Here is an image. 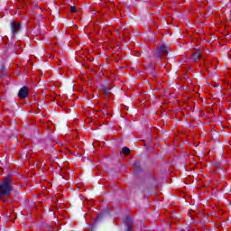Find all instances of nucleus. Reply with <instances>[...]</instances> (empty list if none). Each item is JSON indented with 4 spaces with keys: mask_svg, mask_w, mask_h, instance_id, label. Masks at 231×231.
<instances>
[{
    "mask_svg": "<svg viewBox=\"0 0 231 231\" xmlns=\"http://www.w3.org/2000/svg\"><path fill=\"white\" fill-rule=\"evenodd\" d=\"M14 189V183L12 182V176H7L0 182V199L6 203L10 196H12V190Z\"/></svg>",
    "mask_w": 231,
    "mask_h": 231,
    "instance_id": "f257e3e1",
    "label": "nucleus"
},
{
    "mask_svg": "<svg viewBox=\"0 0 231 231\" xmlns=\"http://www.w3.org/2000/svg\"><path fill=\"white\" fill-rule=\"evenodd\" d=\"M11 30L13 35H17L21 30V23L17 21H14L11 23Z\"/></svg>",
    "mask_w": 231,
    "mask_h": 231,
    "instance_id": "f03ea898",
    "label": "nucleus"
},
{
    "mask_svg": "<svg viewBox=\"0 0 231 231\" xmlns=\"http://www.w3.org/2000/svg\"><path fill=\"white\" fill-rule=\"evenodd\" d=\"M158 57H162V55H167L169 53V47L165 45H161L156 51Z\"/></svg>",
    "mask_w": 231,
    "mask_h": 231,
    "instance_id": "7ed1b4c3",
    "label": "nucleus"
},
{
    "mask_svg": "<svg viewBox=\"0 0 231 231\" xmlns=\"http://www.w3.org/2000/svg\"><path fill=\"white\" fill-rule=\"evenodd\" d=\"M19 98H26L28 97V87H23L18 92Z\"/></svg>",
    "mask_w": 231,
    "mask_h": 231,
    "instance_id": "20e7f679",
    "label": "nucleus"
},
{
    "mask_svg": "<svg viewBox=\"0 0 231 231\" xmlns=\"http://www.w3.org/2000/svg\"><path fill=\"white\" fill-rule=\"evenodd\" d=\"M125 225H126L127 231H133V226H134L133 222L129 220V218L126 219Z\"/></svg>",
    "mask_w": 231,
    "mask_h": 231,
    "instance_id": "39448f33",
    "label": "nucleus"
},
{
    "mask_svg": "<svg viewBox=\"0 0 231 231\" xmlns=\"http://www.w3.org/2000/svg\"><path fill=\"white\" fill-rule=\"evenodd\" d=\"M193 60H199L201 59V53L200 52H195L192 55Z\"/></svg>",
    "mask_w": 231,
    "mask_h": 231,
    "instance_id": "423d86ee",
    "label": "nucleus"
},
{
    "mask_svg": "<svg viewBox=\"0 0 231 231\" xmlns=\"http://www.w3.org/2000/svg\"><path fill=\"white\" fill-rule=\"evenodd\" d=\"M212 14H214V8L213 7H208L207 9L206 15L208 17L209 15H212Z\"/></svg>",
    "mask_w": 231,
    "mask_h": 231,
    "instance_id": "0eeeda50",
    "label": "nucleus"
},
{
    "mask_svg": "<svg viewBox=\"0 0 231 231\" xmlns=\"http://www.w3.org/2000/svg\"><path fill=\"white\" fill-rule=\"evenodd\" d=\"M122 152H123V154H130V152H131V150L128 148V147H124L123 149H122Z\"/></svg>",
    "mask_w": 231,
    "mask_h": 231,
    "instance_id": "6e6552de",
    "label": "nucleus"
},
{
    "mask_svg": "<svg viewBox=\"0 0 231 231\" xmlns=\"http://www.w3.org/2000/svg\"><path fill=\"white\" fill-rule=\"evenodd\" d=\"M70 12H71V14H75L77 12V7L76 6H71L70 7Z\"/></svg>",
    "mask_w": 231,
    "mask_h": 231,
    "instance_id": "1a4fd4ad",
    "label": "nucleus"
}]
</instances>
